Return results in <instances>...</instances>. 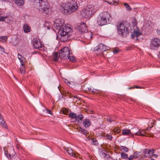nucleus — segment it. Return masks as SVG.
Masks as SVG:
<instances>
[{"label":"nucleus","mask_w":160,"mask_h":160,"mask_svg":"<svg viewBox=\"0 0 160 160\" xmlns=\"http://www.w3.org/2000/svg\"><path fill=\"white\" fill-rule=\"evenodd\" d=\"M53 26L56 29L59 30L58 34L60 41L64 42L70 39L69 38L72 30L69 25L68 24L66 26L63 19H56L54 22Z\"/></svg>","instance_id":"obj_1"},{"label":"nucleus","mask_w":160,"mask_h":160,"mask_svg":"<svg viewBox=\"0 0 160 160\" xmlns=\"http://www.w3.org/2000/svg\"><path fill=\"white\" fill-rule=\"evenodd\" d=\"M78 8L76 2L73 0L61 3L58 7L60 12L64 14L71 13L76 11Z\"/></svg>","instance_id":"obj_2"},{"label":"nucleus","mask_w":160,"mask_h":160,"mask_svg":"<svg viewBox=\"0 0 160 160\" xmlns=\"http://www.w3.org/2000/svg\"><path fill=\"white\" fill-rule=\"evenodd\" d=\"M118 32L120 36L124 37L129 33V27L130 25L128 22L122 21L118 25Z\"/></svg>","instance_id":"obj_3"},{"label":"nucleus","mask_w":160,"mask_h":160,"mask_svg":"<svg viewBox=\"0 0 160 160\" xmlns=\"http://www.w3.org/2000/svg\"><path fill=\"white\" fill-rule=\"evenodd\" d=\"M98 8L93 5L90 4L86 7L82 11L81 14L82 17L89 18L94 15L98 10Z\"/></svg>","instance_id":"obj_4"},{"label":"nucleus","mask_w":160,"mask_h":160,"mask_svg":"<svg viewBox=\"0 0 160 160\" xmlns=\"http://www.w3.org/2000/svg\"><path fill=\"white\" fill-rule=\"evenodd\" d=\"M36 9L42 12H47L48 10L49 6L47 0H37L34 3Z\"/></svg>","instance_id":"obj_5"},{"label":"nucleus","mask_w":160,"mask_h":160,"mask_svg":"<svg viewBox=\"0 0 160 160\" xmlns=\"http://www.w3.org/2000/svg\"><path fill=\"white\" fill-rule=\"evenodd\" d=\"M110 17L109 14L107 12H103L100 13L97 18V22L98 25L103 26L108 23Z\"/></svg>","instance_id":"obj_6"},{"label":"nucleus","mask_w":160,"mask_h":160,"mask_svg":"<svg viewBox=\"0 0 160 160\" xmlns=\"http://www.w3.org/2000/svg\"><path fill=\"white\" fill-rule=\"evenodd\" d=\"M70 50L68 47H65L61 49L59 52V58L61 60L68 58Z\"/></svg>","instance_id":"obj_7"},{"label":"nucleus","mask_w":160,"mask_h":160,"mask_svg":"<svg viewBox=\"0 0 160 160\" xmlns=\"http://www.w3.org/2000/svg\"><path fill=\"white\" fill-rule=\"evenodd\" d=\"M154 151L153 149H145L143 151V157L144 158H151L153 157Z\"/></svg>","instance_id":"obj_8"},{"label":"nucleus","mask_w":160,"mask_h":160,"mask_svg":"<svg viewBox=\"0 0 160 160\" xmlns=\"http://www.w3.org/2000/svg\"><path fill=\"white\" fill-rule=\"evenodd\" d=\"M160 45V39L157 38H155L151 41V48L152 49H155L158 48Z\"/></svg>","instance_id":"obj_9"},{"label":"nucleus","mask_w":160,"mask_h":160,"mask_svg":"<svg viewBox=\"0 0 160 160\" xmlns=\"http://www.w3.org/2000/svg\"><path fill=\"white\" fill-rule=\"evenodd\" d=\"M78 31L81 33H86L88 31V28L86 24L83 22L80 24L77 27Z\"/></svg>","instance_id":"obj_10"},{"label":"nucleus","mask_w":160,"mask_h":160,"mask_svg":"<svg viewBox=\"0 0 160 160\" xmlns=\"http://www.w3.org/2000/svg\"><path fill=\"white\" fill-rule=\"evenodd\" d=\"M33 45L36 49H39L42 48L41 43L39 40L36 38H34L33 39Z\"/></svg>","instance_id":"obj_11"},{"label":"nucleus","mask_w":160,"mask_h":160,"mask_svg":"<svg viewBox=\"0 0 160 160\" xmlns=\"http://www.w3.org/2000/svg\"><path fill=\"white\" fill-rule=\"evenodd\" d=\"M65 150L70 156L74 158L78 157V154L77 153H75L74 152L72 149L71 148H65Z\"/></svg>","instance_id":"obj_12"},{"label":"nucleus","mask_w":160,"mask_h":160,"mask_svg":"<svg viewBox=\"0 0 160 160\" xmlns=\"http://www.w3.org/2000/svg\"><path fill=\"white\" fill-rule=\"evenodd\" d=\"M146 134H148V131H146V129L139 130L138 132L135 133V135H136L140 136H146Z\"/></svg>","instance_id":"obj_13"},{"label":"nucleus","mask_w":160,"mask_h":160,"mask_svg":"<svg viewBox=\"0 0 160 160\" xmlns=\"http://www.w3.org/2000/svg\"><path fill=\"white\" fill-rule=\"evenodd\" d=\"M0 125L3 128L8 129V126H7L6 122L4 120L2 115L0 113Z\"/></svg>","instance_id":"obj_14"},{"label":"nucleus","mask_w":160,"mask_h":160,"mask_svg":"<svg viewBox=\"0 0 160 160\" xmlns=\"http://www.w3.org/2000/svg\"><path fill=\"white\" fill-rule=\"evenodd\" d=\"M122 135H129L131 136H133V134L131 133V131L128 129H124L122 130Z\"/></svg>","instance_id":"obj_15"},{"label":"nucleus","mask_w":160,"mask_h":160,"mask_svg":"<svg viewBox=\"0 0 160 160\" xmlns=\"http://www.w3.org/2000/svg\"><path fill=\"white\" fill-rule=\"evenodd\" d=\"M109 49V47L102 44H100L99 45V48L98 50L102 52L105 51Z\"/></svg>","instance_id":"obj_16"},{"label":"nucleus","mask_w":160,"mask_h":160,"mask_svg":"<svg viewBox=\"0 0 160 160\" xmlns=\"http://www.w3.org/2000/svg\"><path fill=\"white\" fill-rule=\"evenodd\" d=\"M83 124L85 127L88 128L90 126L91 122L90 120L88 119H85L83 121Z\"/></svg>","instance_id":"obj_17"},{"label":"nucleus","mask_w":160,"mask_h":160,"mask_svg":"<svg viewBox=\"0 0 160 160\" xmlns=\"http://www.w3.org/2000/svg\"><path fill=\"white\" fill-rule=\"evenodd\" d=\"M59 90L62 96L65 97L66 95H68V94H69V93L68 91L65 90L63 88H60Z\"/></svg>","instance_id":"obj_18"},{"label":"nucleus","mask_w":160,"mask_h":160,"mask_svg":"<svg viewBox=\"0 0 160 160\" xmlns=\"http://www.w3.org/2000/svg\"><path fill=\"white\" fill-rule=\"evenodd\" d=\"M69 117L71 118V121L73 122L77 117V115L73 112H70L68 114Z\"/></svg>","instance_id":"obj_19"},{"label":"nucleus","mask_w":160,"mask_h":160,"mask_svg":"<svg viewBox=\"0 0 160 160\" xmlns=\"http://www.w3.org/2000/svg\"><path fill=\"white\" fill-rule=\"evenodd\" d=\"M18 58L20 61L21 65H23L25 61V59L21 55L18 54Z\"/></svg>","instance_id":"obj_20"},{"label":"nucleus","mask_w":160,"mask_h":160,"mask_svg":"<svg viewBox=\"0 0 160 160\" xmlns=\"http://www.w3.org/2000/svg\"><path fill=\"white\" fill-rule=\"evenodd\" d=\"M14 1L15 3L19 6L23 5L24 3V0H14Z\"/></svg>","instance_id":"obj_21"},{"label":"nucleus","mask_w":160,"mask_h":160,"mask_svg":"<svg viewBox=\"0 0 160 160\" xmlns=\"http://www.w3.org/2000/svg\"><path fill=\"white\" fill-rule=\"evenodd\" d=\"M23 28L24 32H25L27 33L30 31L31 28L27 24L24 25Z\"/></svg>","instance_id":"obj_22"},{"label":"nucleus","mask_w":160,"mask_h":160,"mask_svg":"<svg viewBox=\"0 0 160 160\" xmlns=\"http://www.w3.org/2000/svg\"><path fill=\"white\" fill-rule=\"evenodd\" d=\"M117 0L118 1H115L114 0H106L105 2L110 4L116 5L118 4V0Z\"/></svg>","instance_id":"obj_23"},{"label":"nucleus","mask_w":160,"mask_h":160,"mask_svg":"<svg viewBox=\"0 0 160 160\" xmlns=\"http://www.w3.org/2000/svg\"><path fill=\"white\" fill-rule=\"evenodd\" d=\"M53 60L55 61H58V58H59V53H58L57 52H54L52 56Z\"/></svg>","instance_id":"obj_24"},{"label":"nucleus","mask_w":160,"mask_h":160,"mask_svg":"<svg viewBox=\"0 0 160 160\" xmlns=\"http://www.w3.org/2000/svg\"><path fill=\"white\" fill-rule=\"evenodd\" d=\"M83 118V116L82 114H79L78 116L77 115V117L76 118L75 120L73 121V122H75L77 121L78 122H79L80 120H82Z\"/></svg>","instance_id":"obj_25"},{"label":"nucleus","mask_w":160,"mask_h":160,"mask_svg":"<svg viewBox=\"0 0 160 160\" xmlns=\"http://www.w3.org/2000/svg\"><path fill=\"white\" fill-rule=\"evenodd\" d=\"M78 131L80 132L85 135H86L88 133V132L86 129H83L81 127L79 128Z\"/></svg>","instance_id":"obj_26"},{"label":"nucleus","mask_w":160,"mask_h":160,"mask_svg":"<svg viewBox=\"0 0 160 160\" xmlns=\"http://www.w3.org/2000/svg\"><path fill=\"white\" fill-rule=\"evenodd\" d=\"M21 66L20 69V71L22 74H24L25 72V68L24 65V63L23 65H21Z\"/></svg>","instance_id":"obj_27"},{"label":"nucleus","mask_w":160,"mask_h":160,"mask_svg":"<svg viewBox=\"0 0 160 160\" xmlns=\"http://www.w3.org/2000/svg\"><path fill=\"white\" fill-rule=\"evenodd\" d=\"M141 152H136L133 153V155L135 158H137L140 156Z\"/></svg>","instance_id":"obj_28"},{"label":"nucleus","mask_w":160,"mask_h":160,"mask_svg":"<svg viewBox=\"0 0 160 160\" xmlns=\"http://www.w3.org/2000/svg\"><path fill=\"white\" fill-rule=\"evenodd\" d=\"M155 121H153V120H152L151 122V123L152 124L151 126L147 128V129H146V131H149L151 130V128L153 127V125L155 124Z\"/></svg>","instance_id":"obj_29"},{"label":"nucleus","mask_w":160,"mask_h":160,"mask_svg":"<svg viewBox=\"0 0 160 160\" xmlns=\"http://www.w3.org/2000/svg\"><path fill=\"white\" fill-rule=\"evenodd\" d=\"M91 140L92 142V144L94 145H98V142L95 138H91Z\"/></svg>","instance_id":"obj_30"},{"label":"nucleus","mask_w":160,"mask_h":160,"mask_svg":"<svg viewBox=\"0 0 160 160\" xmlns=\"http://www.w3.org/2000/svg\"><path fill=\"white\" fill-rule=\"evenodd\" d=\"M102 155L104 157H107V160H112V159L109 157V154H107V152L106 153H103Z\"/></svg>","instance_id":"obj_31"},{"label":"nucleus","mask_w":160,"mask_h":160,"mask_svg":"<svg viewBox=\"0 0 160 160\" xmlns=\"http://www.w3.org/2000/svg\"><path fill=\"white\" fill-rule=\"evenodd\" d=\"M121 129L118 127H116L113 130V131L115 133H119L120 132Z\"/></svg>","instance_id":"obj_32"},{"label":"nucleus","mask_w":160,"mask_h":160,"mask_svg":"<svg viewBox=\"0 0 160 160\" xmlns=\"http://www.w3.org/2000/svg\"><path fill=\"white\" fill-rule=\"evenodd\" d=\"M104 137H105L106 139H108L109 140H112V137L111 135L106 134L104 135Z\"/></svg>","instance_id":"obj_33"},{"label":"nucleus","mask_w":160,"mask_h":160,"mask_svg":"<svg viewBox=\"0 0 160 160\" xmlns=\"http://www.w3.org/2000/svg\"><path fill=\"white\" fill-rule=\"evenodd\" d=\"M124 5L125 7V8L127 9V10L129 11L131 10V8L130 5L128 4L125 3L124 4Z\"/></svg>","instance_id":"obj_34"},{"label":"nucleus","mask_w":160,"mask_h":160,"mask_svg":"<svg viewBox=\"0 0 160 160\" xmlns=\"http://www.w3.org/2000/svg\"><path fill=\"white\" fill-rule=\"evenodd\" d=\"M68 58L69 59L70 61L72 62H74L76 61V59L73 56L71 57L69 55L68 56Z\"/></svg>","instance_id":"obj_35"},{"label":"nucleus","mask_w":160,"mask_h":160,"mask_svg":"<svg viewBox=\"0 0 160 160\" xmlns=\"http://www.w3.org/2000/svg\"><path fill=\"white\" fill-rule=\"evenodd\" d=\"M121 157L123 159H128V155L127 154L122 152L121 153Z\"/></svg>","instance_id":"obj_36"},{"label":"nucleus","mask_w":160,"mask_h":160,"mask_svg":"<svg viewBox=\"0 0 160 160\" xmlns=\"http://www.w3.org/2000/svg\"><path fill=\"white\" fill-rule=\"evenodd\" d=\"M140 34V33L139 30L135 31L134 32V35H135V36H136V38H137Z\"/></svg>","instance_id":"obj_37"},{"label":"nucleus","mask_w":160,"mask_h":160,"mask_svg":"<svg viewBox=\"0 0 160 160\" xmlns=\"http://www.w3.org/2000/svg\"><path fill=\"white\" fill-rule=\"evenodd\" d=\"M0 39H1V41L2 42H4L6 41L8 39V38L6 36H2L0 38Z\"/></svg>","instance_id":"obj_38"},{"label":"nucleus","mask_w":160,"mask_h":160,"mask_svg":"<svg viewBox=\"0 0 160 160\" xmlns=\"http://www.w3.org/2000/svg\"><path fill=\"white\" fill-rule=\"evenodd\" d=\"M90 92H92L93 93H98V92H99V90H98L97 89H93L92 90H91V89L90 88V89L89 91Z\"/></svg>","instance_id":"obj_39"},{"label":"nucleus","mask_w":160,"mask_h":160,"mask_svg":"<svg viewBox=\"0 0 160 160\" xmlns=\"http://www.w3.org/2000/svg\"><path fill=\"white\" fill-rule=\"evenodd\" d=\"M122 149L124 152H127L128 151V149L126 147L121 146Z\"/></svg>","instance_id":"obj_40"},{"label":"nucleus","mask_w":160,"mask_h":160,"mask_svg":"<svg viewBox=\"0 0 160 160\" xmlns=\"http://www.w3.org/2000/svg\"><path fill=\"white\" fill-rule=\"evenodd\" d=\"M68 112V110L65 108L62 110V112L64 114H67Z\"/></svg>","instance_id":"obj_41"},{"label":"nucleus","mask_w":160,"mask_h":160,"mask_svg":"<svg viewBox=\"0 0 160 160\" xmlns=\"http://www.w3.org/2000/svg\"><path fill=\"white\" fill-rule=\"evenodd\" d=\"M5 154L8 158H10V154L8 153V152L7 151H5Z\"/></svg>","instance_id":"obj_42"},{"label":"nucleus","mask_w":160,"mask_h":160,"mask_svg":"<svg viewBox=\"0 0 160 160\" xmlns=\"http://www.w3.org/2000/svg\"><path fill=\"white\" fill-rule=\"evenodd\" d=\"M106 121L109 122H112L113 121H114V120L112 118H106Z\"/></svg>","instance_id":"obj_43"},{"label":"nucleus","mask_w":160,"mask_h":160,"mask_svg":"<svg viewBox=\"0 0 160 160\" xmlns=\"http://www.w3.org/2000/svg\"><path fill=\"white\" fill-rule=\"evenodd\" d=\"M119 52V51L118 50V49H117V48L113 50V53L114 54H116L118 53V52Z\"/></svg>","instance_id":"obj_44"},{"label":"nucleus","mask_w":160,"mask_h":160,"mask_svg":"<svg viewBox=\"0 0 160 160\" xmlns=\"http://www.w3.org/2000/svg\"><path fill=\"white\" fill-rule=\"evenodd\" d=\"M4 52V48L0 46V53L2 54V53Z\"/></svg>","instance_id":"obj_45"},{"label":"nucleus","mask_w":160,"mask_h":160,"mask_svg":"<svg viewBox=\"0 0 160 160\" xmlns=\"http://www.w3.org/2000/svg\"><path fill=\"white\" fill-rule=\"evenodd\" d=\"M133 156V155H131L128 158L127 160H132L134 158H135Z\"/></svg>","instance_id":"obj_46"},{"label":"nucleus","mask_w":160,"mask_h":160,"mask_svg":"<svg viewBox=\"0 0 160 160\" xmlns=\"http://www.w3.org/2000/svg\"><path fill=\"white\" fill-rule=\"evenodd\" d=\"M5 18L2 16L0 17V21H4Z\"/></svg>","instance_id":"obj_47"},{"label":"nucleus","mask_w":160,"mask_h":160,"mask_svg":"<svg viewBox=\"0 0 160 160\" xmlns=\"http://www.w3.org/2000/svg\"><path fill=\"white\" fill-rule=\"evenodd\" d=\"M46 113H48V114H50L51 115H52V113H51V111L50 110H49V109H46Z\"/></svg>","instance_id":"obj_48"},{"label":"nucleus","mask_w":160,"mask_h":160,"mask_svg":"<svg viewBox=\"0 0 160 160\" xmlns=\"http://www.w3.org/2000/svg\"><path fill=\"white\" fill-rule=\"evenodd\" d=\"M69 97L71 98H73V95L72 94H71V93H69Z\"/></svg>","instance_id":"obj_49"},{"label":"nucleus","mask_w":160,"mask_h":160,"mask_svg":"<svg viewBox=\"0 0 160 160\" xmlns=\"http://www.w3.org/2000/svg\"><path fill=\"white\" fill-rule=\"evenodd\" d=\"M131 37L133 39H134L135 37H136V36H135V35H134V32L131 35Z\"/></svg>","instance_id":"obj_50"},{"label":"nucleus","mask_w":160,"mask_h":160,"mask_svg":"<svg viewBox=\"0 0 160 160\" xmlns=\"http://www.w3.org/2000/svg\"><path fill=\"white\" fill-rule=\"evenodd\" d=\"M157 33L159 34V35H160V30L159 29H157Z\"/></svg>","instance_id":"obj_51"},{"label":"nucleus","mask_w":160,"mask_h":160,"mask_svg":"<svg viewBox=\"0 0 160 160\" xmlns=\"http://www.w3.org/2000/svg\"><path fill=\"white\" fill-rule=\"evenodd\" d=\"M73 96V98H76L77 99H79V97H78L77 96H75V95H74Z\"/></svg>","instance_id":"obj_52"},{"label":"nucleus","mask_w":160,"mask_h":160,"mask_svg":"<svg viewBox=\"0 0 160 160\" xmlns=\"http://www.w3.org/2000/svg\"><path fill=\"white\" fill-rule=\"evenodd\" d=\"M153 156H154L155 158H157L158 157V155L156 154H153Z\"/></svg>","instance_id":"obj_53"},{"label":"nucleus","mask_w":160,"mask_h":160,"mask_svg":"<svg viewBox=\"0 0 160 160\" xmlns=\"http://www.w3.org/2000/svg\"><path fill=\"white\" fill-rule=\"evenodd\" d=\"M135 88H141L139 87L138 86H136Z\"/></svg>","instance_id":"obj_54"},{"label":"nucleus","mask_w":160,"mask_h":160,"mask_svg":"<svg viewBox=\"0 0 160 160\" xmlns=\"http://www.w3.org/2000/svg\"><path fill=\"white\" fill-rule=\"evenodd\" d=\"M158 57L159 58H160V52H159V54H158Z\"/></svg>","instance_id":"obj_55"},{"label":"nucleus","mask_w":160,"mask_h":160,"mask_svg":"<svg viewBox=\"0 0 160 160\" xmlns=\"http://www.w3.org/2000/svg\"><path fill=\"white\" fill-rule=\"evenodd\" d=\"M134 88V87H130L129 88V89H132V88Z\"/></svg>","instance_id":"obj_56"},{"label":"nucleus","mask_w":160,"mask_h":160,"mask_svg":"<svg viewBox=\"0 0 160 160\" xmlns=\"http://www.w3.org/2000/svg\"><path fill=\"white\" fill-rule=\"evenodd\" d=\"M34 0H29L30 2H32L33 1H34Z\"/></svg>","instance_id":"obj_57"}]
</instances>
